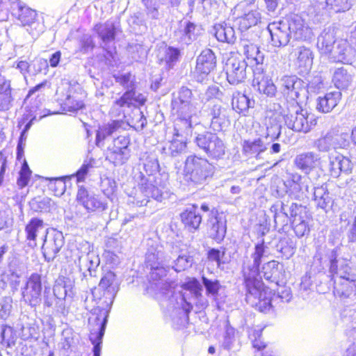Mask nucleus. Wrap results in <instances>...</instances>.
Instances as JSON below:
<instances>
[{
    "label": "nucleus",
    "mask_w": 356,
    "mask_h": 356,
    "mask_svg": "<svg viewBox=\"0 0 356 356\" xmlns=\"http://www.w3.org/2000/svg\"><path fill=\"white\" fill-rule=\"evenodd\" d=\"M151 257L148 255L147 258L151 268L148 291L163 307L166 305V318L175 328L179 329L187 323L192 305L179 293L175 292V283L166 278L167 269L159 262H152Z\"/></svg>",
    "instance_id": "obj_1"
},
{
    "label": "nucleus",
    "mask_w": 356,
    "mask_h": 356,
    "mask_svg": "<svg viewBox=\"0 0 356 356\" xmlns=\"http://www.w3.org/2000/svg\"><path fill=\"white\" fill-rule=\"evenodd\" d=\"M266 255L267 247L262 240L255 244L250 258H247L243 264L246 302L262 312L271 308L273 296L272 291L264 286L260 276L259 266L262 259Z\"/></svg>",
    "instance_id": "obj_2"
},
{
    "label": "nucleus",
    "mask_w": 356,
    "mask_h": 356,
    "mask_svg": "<svg viewBox=\"0 0 356 356\" xmlns=\"http://www.w3.org/2000/svg\"><path fill=\"white\" fill-rule=\"evenodd\" d=\"M297 132H309L316 124L314 116L302 109L298 102H293L290 107L276 111L266 120V138L277 139L281 132L282 123Z\"/></svg>",
    "instance_id": "obj_3"
},
{
    "label": "nucleus",
    "mask_w": 356,
    "mask_h": 356,
    "mask_svg": "<svg viewBox=\"0 0 356 356\" xmlns=\"http://www.w3.org/2000/svg\"><path fill=\"white\" fill-rule=\"evenodd\" d=\"M330 272L338 276L335 281L334 293L340 297L350 298L356 295V274L350 271L348 266L341 265L338 268L336 252L333 250L330 255Z\"/></svg>",
    "instance_id": "obj_4"
},
{
    "label": "nucleus",
    "mask_w": 356,
    "mask_h": 356,
    "mask_svg": "<svg viewBox=\"0 0 356 356\" xmlns=\"http://www.w3.org/2000/svg\"><path fill=\"white\" fill-rule=\"evenodd\" d=\"M213 166L207 159L188 156L184 163V179L188 183L202 184L213 174Z\"/></svg>",
    "instance_id": "obj_5"
},
{
    "label": "nucleus",
    "mask_w": 356,
    "mask_h": 356,
    "mask_svg": "<svg viewBox=\"0 0 356 356\" xmlns=\"http://www.w3.org/2000/svg\"><path fill=\"white\" fill-rule=\"evenodd\" d=\"M168 195L167 189L154 177L141 179L138 190L134 196L133 203L138 207L146 206L152 198L161 202Z\"/></svg>",
    "instance_id": "obj_6"
},
{
    "label": "nucleus",
    "mask_w": 356,
    "mask_h": 356,
    "mask_svg": "<svg viewBox=\"0 0 356 356\" xmlns=\"http://www.w3.org/2000/svg\"><path fill=\"white\" fill-rule=\"evenodd\" d=\"M195 143L211 158L220 159L225 154L226 146L216 134L206 132L199 134L195 138Z\"/></svg>",
    "instance_id": "obj_7"
},
{
    "label": "nucleus",
    "mask_w": 356,
    "mask_h": 356,
    "mask_svg": "<svg viewBox=\"0 0 356 356\" xmlns=\"http://www.w3.org/2000/svg\"><path fill=\"white\" fill-rule=\"evenodd\" d=\"M76 200L88 213H101L108 208V202L104 197L87 190L84 186L79 187Z\"/></svg>",
    "instance_id": "obj_8"
},
{
    "label": "nucleus",
    "mask_w": 356,
    "mask_h": 356,
    "mask_svg": "<svg viewBox=\"0 0 356 356\" xmlns=\"http://www.w3.org/2000/svg\"><path fill=\"white\" fill-rule=\"evenodd\" d=\"M21 291L22 300L26 304L31 307L40 305L42 301L41 275L38 273H32Z\"/></svg>",
    "instance_id": "obj_9"
},
{
    "label": "nucleus",
    "mask_w": 356,
    "mask_h": 356,
    "mask_svg": "<svg viewBox=\"0 0 356 356\" xmlns=\"http://www.w3.org/2000/svg\"><path fill=\"white\" fill-rule=\"evenodd\" d=\"M288 179L284 182L286 192L295 198L300 199L307 196L309 193L310 178L302 176L298 172H287Z\"/></svg>",
    "instance_id": "obj_10"
},
{
    "label": "nucleus",
    "mask_w": 356,
    "mask_h": 356,
    "mask_svg": "<svg viewBox=\"0 0 356 356\" xmlns=\"http://www.w3.org/2000/svg\"><path fill=\"white\" fill-rule=\"evenodd\" d=\"M247 66L244 59L236 56L229 57L225 66L228 82L232 85L243 82L247 77Z\"/></svg>",
    "instance_id": "obj_11"
},
{
    "label": "nucleus",
    "mask_w": 356,
    "mask_h": 356,
    "mask_svg": "<svg viewBox=\"0 0 356 356\" xmlns=\"http://www.w3.org/2000/svg\"><path fill=\"white\" fill-rule=\"evenodd\" d=\"M65 243L63 233L56 229L47 230L42 247V252L47 261H53Z\"/></svg>",
    "instance_id": "obj_12"
},
{
    "label": "nucleus",
    "mask_w": 356,
    "mask_h": 356,
    "mask_svg": "<svg viewBox=\"0 0 356 356\" xmlns=\"http://www.w3.org/2000/svg\"><path fill=\"white\" fill-rule=\"evenodd\" d=\"M280 85L284 95L295 102H298L300 97L305 92V83L295 75L282 76Z\"/></svg>",
    "instance_id": "obj_13"
},
{
    "label": "nucleus",
    "mask_w": 356,
    "mask_h": 356,
    "mask_svg": "<svg viewBox=\"0 0 356 356\" xmlns=\"http://www.w3.org/2000/svg\"><path fill=\"white\" fill-rule=\"evenodd\" d=\"M216 56L213 51L207 49L197 58L195 76L198 82H202L216 67Z\"/></svg>",
    "instance_id": "obj_14"
},
{
    "label": "nucleus",
    "mask_w": 356,
    "mask_h": 356,
    "mask_svg": "<svg viewBox=\"0 0 356 356\" xmlns=\"http://www.w3.org/2000/svg\"><path fill=\"white\" fill-rule=\"evenodd\" d=\"M320 154L312 151L303 152L298 154L293 159L294 166L305 175H309L321 166Z\"/></svg>",
    "instance_id": "obj_15"
},
{
    "label": "nucleus",
    "mask_w": 356,
    "mask_h": 356,
    "mask_svg": "<svg viewBox=\"0 0 356 356\" xmlns=\"http://www.w3.org/2000/svg\"><path fill=\"white\" fill-rule=\"evenodd\" d=\"M225 111L220 104H210L202 110V115L210 122V126L214 131H221L227 122Z\"/></svg>",
    "instance_id": "obj_16"
},
{
    "label": "nucleus",
    "mask_w": 356,
    "mask_h": 356,
    "mask_svg": "<svg viewBox=\"0 0 356 356\" xmlns=\"http://www.w3.org/2000/svg\"><path fill=\"white\" fill-rule=\"evenodd\" d=\"M356 58V47L347 39H339L336 42L332 60L351 64Z\"/></svg>",
    "instance_id": "obj_17"
},
{
    "label": "nucleus",
    "mask_w": 356,
    "mask_h": 356,
    "mask_svg": "<svg viewBox=\"0 0 356 356\" xmlns=\"http://www.w3.org/2000/svg\"><path fill=\"white\" fill-rule=\"evenodd\" d=\"M252 86L259 93L273 97L277 92V88L272 79L263 73V68L257 67L253 70Z\"/></svg>",
    "instance_id": "obj_18"
},
{
    "label": "nucleus",
    "mask_w": 356,
    "mask_h": 356,
    "mask_svg": "<svg viewBox=\"0 0 356 356\" xmlns=\"http://www.w3.org/2000/svg\"><path fill=\"white\" fill-rule=\"evenodd\" d=\"M146 102V97L141 93H136L134 90H127L120 99H117L111 108V113L120 116L124 107L136 104L141 106Z\"/></svg>",
    "instance_id": "obj_19"
},
{
    "label": "nucleus",
    "mask_w": 356,
    "mask_h": 356,
    "mask_svg": "<svg viewBox=\"0 0 356 356\" xmlns=\"http://www.w3.org/2000/svg\"><path fill=\"white\" fill-rule=\"evenodd\" d=\"M291 55L300 72L307 73L311 70L314 55L309 48L303 45L297 46L293 49Z\"/></svg>",
    "instance_id": "obj_20"
},
{
    "label": "nucleus",
    "mask_w": 356,
    "mask_h": 356,
    "mask_svg": "<svg viewBox=\"0 0 356 356\" xmlns=\"http://www.w3.org/2000/svg\"><path fill=\"white\" fill-rule=\"evenodd\" d=\"M268 30L273 46L284 47L289 43L291 35L290 24H268Z\"/></svg>",
    "instance_id": "obj_21"
},
{
    "label": "nucleus",
    "mask_w": 356,
    "mask_h": 356,
    "mask_svg": "<svg viewBox=\"0 0 356 356\" xmlns=\"http://www.w3.org/2000/svg\"><path fill=\"white\" fill-rule=\"evenodd\" d=\"M99 286L104 291L105 298L108 300V302L106 301V304L111 305L119 290V284L115 274L112 271L105 273L100 280Z\"/></svg>",
    "instance_id": "obj_22"
},
{
    "label": "nucleus",
    "mask_w": 356,
    "mask_h": 356,
    "mask_svg": "<svg viewBox=\"0 0 356 356\" xmlns=\"http://www.w3.org/2000/svg\"><path fill=\"white\" fill-rule=\"evenodd\" d=\"M209 235L217 242H220L226 234V220L222 215L218 214L217 211H212L208 220Z\"/></svg>",
    "instance_id": "obj_23"
},
{
    "label": "nucleus",
    "mask_w": 356,
    "mask_h": 356,
    "mask_svg": "<svg viewBox=\"0 0 356 356\" xmlns=\"http://www.w3.org/2000/svg\"><path fill=\"white\" fill-rule=\"evenodd\" d=\"M143 163V168L146 175H143L141 179H149L154 177L163 185V188L167 189L166 181L159 173V164L157 158L153 154H145L141 159Z\"/></svg>",
    "instance_id": "obj_24"
},
{
    "label": "nucleus",
    "mask_w": 356,
    "mask_h": 356,
    "mask_svg": "<svg viewBox=\"0 0 356 356\" xmlns=\"http://www.w3.org/2000/svg\"><path fill=\"white\" fill-rule=\"evenodd\" d=\"M186 104V106H184V108H183V113L179 108H172V111L177 115L178 122L184 125L186 131H188L193 125L199 123L197 116L198 108L192 102Z\"/></svg>",
    "instance_id": "obj_25"
},
{
    "label": "nucleus",
    "mask_w": 356,
    "mask_h": 356,
    "mask_svg": "<svg viewBox=\"0 0 356 356\" xmlns=\"http://www.w3.org/2000/svg\"><path fill=\"white\" fill-rule=\"evenodd\" d=\"M330 171L333 177H338L341 173L349 174L353 169V163L351 161L341 155L330 156Z\"/></svg>",
    "instance_id": "obj_26"
},
{
    "label": "nucleus",
    "mask_w": 356,
    "mask_h": 356,
    "mask_svg": "<svg viewBox=\"0 0 356 356\" xmlns=\"http://www.w3.org/2000/svg\"><path fill=\"white\" fill-rule=\"evenodd\" d=\"M266 134L264 137H259L254 139L245 140L243 143V152L250 156H254L256 159H259L261 158V155L267 149L268 143L264 141L267 140ZM269 138H270L269 137Z\"/></svg>",
    "instance_id": "obj_27"
},
{
    "label": "nucleus",
    "mask_w": 356,
    "mask_h": 356,
    "mask_svg": "<svg viewBox=\"0 0 356 356\" xmlns=\"http://www.w3.org/2000/svg\"><path fill=\"white\" fill-rule=\"evenodd\" d=\"M337 41L334 30H324L318 38L317 47L321 54L332 59Z\"/></svg>",
    "instance_id": "obj_28"
},
{
    "label": "nucleus",
    "mask_w": 356,
    "mask_h": 356,
    "mask_svg": "<svg viewBox=\"0 0 356 356\" xmlns=\"http://www.w3.org/2000/svg\"><path fill=\"white\" fill-rule=\"evenodd\" d=\"M175 130L176 133L174 134L172 139L165 143L162 147V153L172 157L180 155L186 148V143L184 138L180 136L176 129Z\"/></svg>",
    "instance_id": "obj_29"
},
{
    "label": "nucleus",
    "mask_w": 356,
    "mask_h": 356,
    "mask_svg": "<svg viewBox=\"0 0 356 356\" xmlns=\"http://www.w3.org/2000/svg\"><path fill=\"white\" fill-rule=\"evenodd\" d=\"M44 229V223L42 219L32 218L25 227L26 239L30 246L36 245V238L39 234Z\"/></svg>",
    "instance_id": "obj_30"
},
{
    "label": "nucleus",
    "mask_w": 356,
    "mask_h": 356,
    "mask_svg": "<svg viewBox=\"0 0 356 356\" xmlns=\"http://www.w3.org/2000/svg\"><path fill=\"white\" fill-rule=\"evenodd\" d=\"M341 93L334 91L326 93L323 97L318 98L317 109L324 113L330 112L341 99Z\"/></svg>",
    "instance_id": "obj_31"
},
{
    "label": "nucleus",
    "mask_w": 356,
    "mask_h": 356,
    "mask_svg": "<svg viewBox=\"0 0 356 356\" xmlns=\"http://www.w3.org/2000/svg\"><path fill=\"white\" fill-rule=\"evenodd\" d=\"M100 263L99 258L94 252H89L79 257L80 270L88 271L90 276H94L97 268Z\"/></svg>",
    "instance_id": "obj_32"
},
{
    "label": "nucleus",
    "mask_w": 356,
    "mask_h": 356,
    "mask_svg": "<svg viewBox=\"0 0 356 356\" xmlns=\"http://www.w3.org/2000/svg\"><path fill=\"white\" fill-rule=\"evenodd\" d=\"M243 54L245 55L246 58L252 65H257V67H262V64L264 60V54L259 50L257 45L252 43L245 42L243 44Z\"/></svg>",
    "instance_id": "obj_33"
},
{
    "label": "nucleus",
    "mask_w": 356,
    "mask_h": 356,
    "mask_svg": "<svg viewBox=\"0 0 356 356\" xmlns=\"http://www.w3.org/2000/svg\"><path fill=\"white\" fill-rule=\"evenodd\" d=\"M10 81L0 77V111H8L13 104Z\"/></svg>",
    "instance_id": "obj_34"
},
{
    "label": "nucleus",
    "mask_w": 356,
    "mask_h": 356,
    "mask_svg": "<svg viewBox=\"0 0 356 356\" xmlns=\"http://www.w3.org/2000/svg\"><path fill=\"white\" fill-rule=\"evenodd\" d=\"M337 143L335 132L333 130H330L314 141V147L318 152H327L332 149H336Z\"/></svg>",
    "instance_id": "obj_35"
},
{
    "label": "nucleus",
    "mask_w": 356,
    "mask_h": 356,
    "mask_svg": "<svg viewBox=\"0 0 356 356\" xmlns=\"http://www.w3.org/2000/svg\"><path fill=\"white\" fill-rule=\"evenodd\" d=\"M54 296L59 299L64 300L66 296L72 297L73 284L72 281L65 277L58 278L53 288Z\"/></svg>",
    "instance_id": "obj_36"
},
{
    "label": "nucleus",
    "mask_w": 356,
    "mask_h": 356,
    "mask_svg": "<svg viewBox=\"0 0 356 356\" xmlns=\"http://www.w3.org/2000/svg\"><path fill=\"white\" fill-rule=\"evenodd\" d=\"M216 39L222 42L233 43L236 40L234 28L230 24H216L214 26Z\"/></svg>",
    "instance_id": "obj_37"
},
{
    "label": "nucleus",
    "mask_w": 356,
    "mask_h": 356,
    "mask_svg": "<svg viewBox=\"0 0 356 356\" xmlns=\"http://www.w3.org/2000/svg\"><path fill=\"white\" fill-rule=\"evenodd\" d=\"M124 122L120 120H113L106 124L99 127L97 132L96 143L100 145L102 141L111 136L113 134L118 132L124 125Z\"/></svg>",
    "instance_id": "obj_38"
},
{
    "label": "nucleus",
    "mask_w": 356,
    "mask_h": 356,
    "mask_svg": "<svg viewBox=\"0 0 356 356\" xmlns=\"http://www.w3.org/2000/svg\"><path fill=\"white\" fill-rule=\"evenodd\" d=\"M181 218L184 225L191 230H196L202 221V217L196 211V208L194 206L186 209L181 214Z\"/></svg>",
    "instance_id": "obj_39"
},
{
    "label": "nucleus",
    "mask_w": 356,
    "mask_h": 356,
    "mask_svg": "<svg viewBox=\"0 0 356 356\" xmlns=\"http://www.w3.org/2000/svg\"><path fill=\"white\" fill-rule=\"evenodd\" d=\"M108 314H104L102 321L98 324L97 332H91L90 339L93 347V356H100L102 339L104 334Z\"/></svg>",
    "instance_id": "obj_40"
},
{
    "label": "nucleus",
    "mask_w": 356,
    "mask_h": 356,
    "mask_svg": "<svg viewBox=\"0 0 356 356\" xmlns=\"http://www.w3.org/2000/svg\"><path fill=\"white\" fill-rule=\"evenodd\" d=\"M254 102L250 100L246 95L236 92L233 94L232 105L233 109L239 113H243L250 108L254 106Z\"/></svg>",
    "instance_id": "obj_41"
},
{
    "label": "nucleus",
    "mask_w": 356,
    "mask_h": 356,
    "mask_svg": "<svg viewBox=\"0 0 356 356\" xmlns=\"http://www.w3.org/2000/svg\"><path fill=\"white\" fill-rule=\"evenodd\" d=\"M180 51L177 48L165 47L159 51V58L168 68H172L179 60Z\"/></svg>",
    "instance_id": "obj_42"
},
{
    "label": "nucleus",
    "mask_w": 356,
    "mask_h": 356,
    "mask_svg": "<svg viewBox=\"0 0 356 356\" xmlns=\"http://www.w3.org/2000/svg\"><path fill=\"white\" fill-rule=\"evenodd\" d=\"M332 82L339 89L347 88L352 82V75L344 67L337 68L334 72Z\"/></svg>",
    "instance_id": "obj_43"
},
{
    "label": "nucleus",
    "mask_w": 356,
    "mask_h": 356,
    "mask_svg": "<svg viewBox=\"0 0 356 356\" xmlns=\"http://www.w3.org/2000/svg\"><path fill=\"white\" fill-rule=\"evenodd\" d=\"M270 211L274 213V221L276 225H286L289 220L287 207L283 202L271 207Z\"/></svg>",
    "instance_id": "obj_44"
},
{
    "label": "nucleus",
    "mask_w": 356,
    "mask_h": 356,
    "mask_svg": "<svg viewBox=\"0 0 356 356\" xmlns=\"http://www.w3.org/2000/svg\"><path fill=\"white\" fill-rule=\"evenodd\" d=\"M191 90L187 88H181L178 92L177 97H175L172 101V108H179L181 110V113H183V108H184L183 106H186V104L191 103Z\"/></svg>",
    "instance_id": "obj_45"
},
{
    "label": "nucleus",
    "mask_w": 356,
    "mask_h": 356,
    "mask_svg": "<svg viewBox=\"0 0 356 356\" xmlns=\"http://www.w3.org/2000/svg\"><path fill=\"white\" fill-rule=\"evenodd\" d=\"M115 29L114 24H97L95 26V30L105 43L109 42L114 39Z\"/></svg>",
    "instance_id": "obj_46"
},
{
    "label": "nucleus",
    "mask_w": 356,
    "mask_h": 356,
    "mask_svg": "<svg viewBox=\"0 0 356 356\" xmlns=\"http://www.w3.org/2000/svg\"><path fill=\"white\" fill-rule=\"evenodd\" d=\"M291 28V35L296 40L310 39L313 35L312 29L308 24H290Z\"/></svg>",
    "instance_id": "obj_47"
},
{
    "label": "nucleus",
    "mask_w": 356,
    "mask_h": 356,
    "mask_svg": "<svg viewBox=\"0 0 356 356\" xmlns=\"http://www.w3.org/2000/svg\"><path fill=\"white\" fill-rule=\"evenodd\" d=\"M241 7L236 6L232 10V15L234 20H243L248 22H257L261 19L260 13L257 10H250L245 13L243 15H240L242 13Z\"/></svg>",
    "instance_id": "obj_48"
},
{
    "label": "nucleus",
    "mask_w": 356,
    "mask_h": 356,
    "mask_svg": "<svg viewBox=\"0 0 356 356\" xmlns=\"http://www.w3.org/2000/svg\"><path fill=\"white\" fill-rule=\"evenodd\" d=\"M129 157V149L121 150L118 149H110L107 159L115 165H120L124 163Z\"/></svg>",
    "instance_id": "obj_49"
},
{
    "label": "nucleus",
    "mask_w": 356,
    "mask_h": 356,
    "mask_svg": "<svg viewBox=\"0 0 356 356\" xmlns=\"http://www.w3.org/2000/svg\"><path fill=\"white\" fill-rule=\"evenodd\" d=\"M279 266L280 263L275 260L265 263L260 270V276L262 274L266 280L273 281L278 275Z\"/></svg>",
    "instance_id": "obj_50"
},
{
    "label": "nucleus",
    "mask_w": 356,
    "mask_h": 356,
    "mask_svg": "<svg viewBox=\"0 0 356 356\" xmlns=\"http://www.w3.org/2000/svg\"><path fill=\"white\" fill-rule=\"evenodd\" d=\"M95 160L90 158L88 160H86L81 168L77 170L75 174L72 175L69 177V179L72 177H76L77 182L84 181L87 175L91 172L95 168Z\"/></svg>",
    "instance_id": "obj_51"
},
{
    "label": "nucleus",
    "mask_w": 356,
    "mask_h": 356,
    "mask_svg": "<svg viewBox=\"0 0 356 356\" xmlns=\"http://www.w3.org/2000/svg\"><path fill=\"white\" fill-rule=\"evenodd\" d=\"M1 343L3 346H5L8 348H10L15 346L17 339L13 328L8 325H3L1 327Z\"/></svg>",
    "instance_id": "obj_52"
},
{
    "label": "nucleus",
    "mask_w": 356,
    "mask_h": 356,
    "mask_svg": "<svg viewBox=\"0 0 356 356\" xmlns=\"http://www.w3.org/2000/svg\"><path fill=\"white\" fill-rule=\"evenodd\" d=\"M183 288L190 291L194 296V298L200 300L202 298V286L200 282L195 278H191L183 284Z\"/></svg>",
    "instance_id": "obj_53"
},
{
    "label": "nucleus",
    "mask_w": 356,
    "mask_h": 356,
    "mask_svg": "<svg viewBox=\"0 0 356 356\" xmlns=\"http://www.w3.org/2000/svg\"><path fill=\"white\" fill-rule=\"evenodd\" d=\"M83 107L82 101L76 99L73 96L68 95L62 104L63 111L65 112L75 113Z\"/></svg>",
    "instance_id": "obj_54"
},
{
    "label": "nucleus",
    "mask_w": 356,
    "mask_h": 356,
    "mask_svg": "<svg viewBox=\"0 0 356 356\" xmlns=\"http://www.w3.org/2000/svg\"><path fill=\"white\" fill-rule=\"evenodd\" d=\"M202 284L206 289L207 295L216 298L220 288V284L217 280H210L204 276L202 277Z\"/></svg>",
    "instance_id": "obj_55"
},
{
    "label": "nucleus",
    "mask_w": 356,
    "mask_h": 356,
    "mask_svg": "<svg viewBox=\"0 0 356 356\" xmlns=\"http://www.w3.org/2000/svg\"><path fill=\"white\" fill-rule=\"evenodd\" d=\"M22 337L24 340L36 341L40 337L39 327L35 323H28L22 328Z\"/></svg>",
    "instance_id": "obj_56"
},
{
    "label": "nucleus",
    "mask_w": 356,
    "mask_h": 356,
    "mask_svg": "<svg viewBox=\"0 0 356 356\" xmlns=\"http://www.w3.org/2000/svg\"><path fill=\"white\" fill-rule=\"evenodd\" d=\"M13 311V298L10 296H4L0 300V318L6 320Z\"/></svg>",
    "instance_id": "obj_57"
},
{
    "label": "nucleus",
    "mask_w": 356,
    "mask_h": 356,
    "mask_svg": "<svg viewBox=\"0 0 356 356\" xmlns=\"http://www.w3.org/2000/svg\"><path fill=\"white\" fill-rule=\"evenodd\" d=\"M37 16L36 12L29 8L22 7L18 9L17 19L21 22H33Z\"/></svg>",
    "instance_id": "obj_58"
},
{
    "label": "nucleus",
    "mask_w": 356,
    "mask_h": 356,
    "mask_svg": "<svg viewBox=\"0 0 356 356\" xmlns=\"http://www.w3.org/2000/svg\"><path fill=\"white\" fill-rule=\"evenodd\" d=\"M193 259L191 257L188 255L179 256L175 261V265L172 268L177 272L185 270L191 266Z\"/></svg>",
    "instance_id": "obj_59"
},
{
    "label": "nucleus",
    "mask_w": 356,
    "mask_h": 356,
    "mask_svg": "<svg viewBox=\"0 0 356 356\" xmlns=\"http://www.w3.org/2000/svg\"><path fill=\"white\" fill-rule=\"evenodd\" d=\"M133 113L136 119L133 118L130 122H129V125L133 127L137 130H142L147 124V120L144 117L143 112L138 108H135Z\"/></svg>",
    "instance_id": "obj_60"
},
{
    "label": "nucleus",
    "mask_w": 356,
    "mask_h": 356,
    "mask_svg": "<svg viewBox=\"0 0 356 356\" xmlns=\"http://www.w3.org/2000/svg\"><path fill=\"white\" fill-rule=\"evenodd\" d=\"M13 222L12 211L9 208L0 209V230L8 228Z\"/></svg>",
    "instance_id": "obj_61"
},
{
    "label": "nucleus",
    "mask_w": 356,
    "mask_h": 356,
    "mask_svg": "<svg viewBox=\"0 0 356 356\" xmlns=\"http://www.w3.org/2000/svg\"><path fill=\"white\" fill-rule=\"evenodd\" d=\"M114 78L115 81L123 86L124 88H127L128 90H133L134 81L133 76L130 73L115 75Z\"/></svg>",
    "instance_id": "obj_62"
},
{
    "label": "nucleus",
    "mask_w": 356,
    "mask_h": 356,
    "mask_svg": "<svg viewBox=\"0 0 356 356\" xmlns=\"http://www.w3.org/2000/svg\"><path fill=\"white\" fill-rule=\"evenodd\" d=\"M67 178L69 179V177H62L49 179L50 181L49 187L51 189H54L56 193H58V195L63 194L65 190V179H66Z\"/></svg>",
    "instance_id": "obj_63"
},
{
    "label": "nucleus",
    "mask_w": 356,
    "mask_h": 356,
    "mask_svg": "<svg viewBox=\"0 0 356 356\" xmlns=\"http://www.w3.org/2000/svg\"><path fill=\"white\" fill-rule=\"evenodd\" d=\"M291 223L293 225L294 232L298 237L303 236L309 231L307 223L304 220H302L301 218L292 220Z\"/></svg>",
    "instance_id": "obj_64"
}]
</instances>
